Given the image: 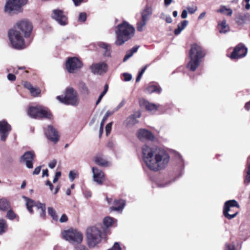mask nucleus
Listing matches in <instances>:
<instances>
[{
    "mask_svg": "<svg viewBox=\"0 0 250 250\" xmlns=\"http://www.w3.org/2000/svg\"><path fill=\"white\" fill-rule=\"evenodd\" d=\"M143 160L151 170L157 171L165 168L168 165L170 156L164 149L153 148L145 145L142 147Z\"/></svg>",
    "mask_w": 250,
    "mask_h": 250,
    "instance_id": "obj_1",
    "label": "nucleus"
},
{
    "mask_svg": "<svg viewBox=\"0 0 250 250\" xmlns=\"http://www.w3.org/2000/svg\"><path fill=\"white\" fill-rule=\"evenodd\" d=\"M82 62L77 57L68 58L65 62V68L70 73H74L83 66Z\"/></svg>",
    "mask_w": 250,
    "mask_h": 250,
    "instance_id": "obj_12",
    "label": "nucleus"
},
{
    "mask_svg": "<svg viewBox=\"0 0 250 250\" xmlns=\"http://www.w3.org/2000/svg\"><path fill=\"white\" fill-rule=\"evenodd\" d=\"M108 250H121V248L120 244L116 242L114 243L113 246Z\"/></svg>",
    "mask_w": 250,
    "mask_h": 250,
    "instance_id": "obj_47",
    "label": "nucleus"
},
{
    "mask_svg": "<svg viewBox=\"0 0 250 250\" xmlns=\"http://www.w3.org/2000/svg\"><path fill=\"white\" fill-rule=\"evenodd\" d=\"M86 236L87 243L90 247H94L101 241V231L97 227L87 228Z\"/></svg>",
    "mask_w": 250,
    "mask_h": 250,
    "instance_id": "obj_6",
    "label": "nucleus"
},
{
    "mask_svg": "<svg viewBox=\"0 0 250 250\" xmlns=\"http://www.w3.org/2000/svg\"><path fill=\"white\" fill-rule=\"evenodd\" d=\"M34 155L33 151H29L25 152L21 157V161L25 164L26 166L29 168L33 167L32 162Z\"/></svg>",
    "mask_w": 250,
    "mask_h": 250,
    "instance_id": "obj_21",
    "label": "nucleus"
},
{
    "mask_svg": "<svg viewBox=\"0 0 250 250\" xmlns=\"http://www.w3.org/2000/svg\"><path fill=\"white\" fill-rule=\"evenodd\" d=\"M6 211H7L6 214V217L8 219H9L10 220H13L14 219H16L17 217V215L13 211V210L11 206Z\"/></svg>",
    "mask_w": 250,
    "mask_h": 250,
    "instance_id": "obj_35",
    "label": "nucleus"
},
{
    "mask_svg": "<svg viewBox=\"0 0 250 250\" xmlns=\"http://www.w3.org/2000/svg\"><path fill=\"white\" fill-rule=\"evenodd\" d=\"M61 175V172L60 171L57 172L56 173L55 176L53 179V182L54 183L57 182V181L58 180V179L60 177Z\"/></svg>",
    "mask_w": 250,
    "mask_h": 250,
    "instance_id": "obj_52",
    "label": "nucleus"
},
{
    "mask_svg": "<svg viewBox=\"0 0 250 250\" xmlns=\"http://www.w3.org/2000/svg\"><path fill=\"white\" fill-rule=\"evenodd\" d=\"M187 11L186 10H183L181 14V18L182 19H186L187 17Z\"/></svg>",
    "mask_w": 250,
    "mask_h": 250,
    "instance_id": "obj_64",
    "label": "nucleus"
},
{
    "mask_svg": "<svg viewBox=\"0 0 250 250\" xmlns=\"http://www.w3.org/2000/svg\"><path fill=\"white\" fill-rule=\"evenodd\" d=\"M57 99L61 103L66 105L78 106L80 103L77 91L72 87H67L64 92V96H58Z\"/></svg>",
    "mask_w": 250,
    "mask_h": 250,
    "instance_id": "obj_4",
    "label": "nucleus"
},
{
    "mask_svg": "<svg viewBox=\"0 0 250 250\" xmlns=\"http://www.w3.org/2000/svg\"><path fill=\"white\" fill-rule=\"evenodd\" d=\"M114 206L110 208L111 211H122L125 204V200H116L114 201Z\"/></svg>",
    "mask_w": 250,
    "mask_h": 250,
    "instance_id": "obj_27",
    "label": "nucleus"
},
{
    "mask_svg": "<svg viewBox=\"0 0 250 250\" xmlns=\"http://www.w3.org/2000/svg\"><path fill=\"white\" fill-rule=\"evenodd\" d=\"M125 104V101L123 100L115 108V111H118L120 108L123 107Z\"/></svg>",
    "mask_w": 250,
    "mask_h": 250,
    "instance_id": "obj_63",
    "label": "nucleus"
},
{
    "mask_svg": "<svg viewBox=\"0 0 250 250\" xmlns=\"http://www.w3.org/2000/svg\"><path fill=\"white\" fill-rule=\"evenodd\" d=\"M218 26L220 27L219 29V32L220 33H226L229 30V27L227 24V21L225 20H224L220 23H218Z\"/></svg>",
    "mask_w": 250,
    "mask_h": 250,
    "instance_id": "obj_32",
    "label": "nucleus"
},
{
    "mask_svg": "<svg viewBox=\"0 0 250 250\" xmlns=\"http://www.w3.org/2000/svg\"><path fill=\"white\" fill-rule=\"evenodd\" d=\"M228 8L225 6H221L220 8L217 11V12L224 13L225 11H227Z\"/></svg>",
    "mask_w": 250,
    "mask_h": 250,
    "instance_id": "obj_58",
    "label": "nucleus"
},
{
    "mask_svg": "<svg viewBox=\"0 0 250 250\" xmlns=\"http://www.w3.org/2000/svg\"><path fill=\"white\" fill-rule=\"evenodd\" d=\"M8 226L4 219H0V234L4 233L7 229Z\"/></svg>",
    "mask_w": 250,
    "mask_h": 250,
    "instance_id": "obj_36",
    "label": "nucleus"
},
{
    "mask_svg": "<svg viewBox=\"0 0 250 250\" xmlns=\"http://www.w3.org/2000/svg\"><path fill=\"white\" fill-rule=\"evenodd\" d=\"M114 222V219L110 217H106L103 220V224L106 227L111 226Z\"/></svg>",
    "mask_w": 250,
    "mask_h": 250,
    "instance_id": "obj_38",
    "label": "nucleus"
},
{
    "mask_svg": "<svg viewBox=\"0 0 250 250\" xmlns=\"http://www.w3.org/2000/svg\"><path fill=\"white\" fill-rule=\"evenodd\" d=\"M7 79L9 81H14L16 80V76L14 74L10 73L7 75Z\"/></svg>",
    "mask_w": 250,
    "mask_h": 250,
    "instance_id": "obj_56",
    "label": "nucleus"
},
{
    "mask_svg": "<svg viewBox=\"0 0 250 250\" xmlns=\"http://www.w3.org/2000/svg\"><path fill=\"white\" fill-rule=\"evenodd\" d=\"M160 18L165 20L167 23L172 22V19L169 15L167 14L165 12H162Z\"/></svg>",
    "mask_w": 250,
    "mask_h": 250,
    "instance_id": "obj_39",
    "label": "nucleus"
},
{
    "mask_svg": "<svg viewBox=\"0 0 250 250\" xmlns=\"http://www.w3.org/2000/svg\"><path fill=\"white\" fill-rule=\"evenodd\" d=\"M63 239L72 244L81 243L83 239V234L78 230L70 229L62 232Z\"/></svg>",
    "mask_w": 250,
    "mask_h": 250,
    "instance_id": "obj_8",
    "label": "nucleus"
},
{
    "mask_svg": "<svg viewBox=\"0 0 250 250\" xmlns=\"http://www.w3.org/2000/svg\"><path fill=\"white\" fill-rule=\"evenodd\" d=\"M145 91L146 93L149 94L152 93L160 94L162 91V88L160 85L158 84L151 83L146 87Z\"/></svg>",
    "mask_w": 250,
    "mask_h": 250,
    "instance_id": "obj_25",
    "label": "nucleus"
},
{
    "mask_svg": "<svg viewBox=\"0 0 250 250\" xmlns=\"http://www.w3.org/2000/svg\"><path fill=\"white\" fill-rule=\"evenodd\" d=\"M138 49V46H134L130 50L127 51L123 59V62H126L129 58H130L133 54L136 52Z\"/></svg>",
    "mask_w": 250,
    "mask_h": 250,
    "instance_id": "obj_34",
    "label": "nucleus"
},
{
    "mask_svg": "<svg viewBox=\"0 0 250 250\" xmlns=\"http://www.w3.org/2000/svg\"><path fill=\"white\" fill-rule=\"evenodd\" d=\"M205 56V53L202 47L197 44L193 45L189 51L190 61L187 67L192 71H194L199 66L201 59Z\"/></svg>",
    "mask_w": 250,
    "mask_h": 250,
    "instance_id": "obj_3",
    "label": "nucleus"
},
{
    "mask_svg": "<svg viewBox=\"0 0 250 250\" xmlns=\"http://www.w3.org/2000/svg\"><path fill=\"white\" fill-rule=\"evenodd\" d=\"M244 182L247 184L250 183V163L248 162L246 168V175L245 176Z\"/></svg>",
    "mask_w": 250,
    "mask_h": 250,
    "instance_id": "obj_37",
    "label": "nucleus"
},
{
    "mask_svg": "<svg viewBox=\"0 0 250 250\" xmlns=\"http://www.w3.org/2000/svg\"><path fill=\"white\" fill-rule=\"evenodd\" d=\"M23 198H24L26 201V205L28 209V210L30 213H32L33 211L32 209V208L35 206L36 202L34 201L25 196H23Z\"/></svg>",
    "mask_w": 250,
    "mask_h": 250,
    "instance_id": "obj_33",
    "label": "nucleus"
},
{
    "mask_svg": "<svg viewBox=\"0 0 250 250\" xmlns=\"http://www.w3.org/2000/svg\"><path fill=\"white\" fill-rule=\"evenodd\" d=\"M48 213L50 215L52 219L55 221H57L58 219V215L56 214L55 210L52 207L48 208Z\"/></svg>",
    "mask_w": 250,
    "mask_h": 250,
    "instance_id": "obj_40",
    "label": "nucleus"
},
{
    "mask_svg": "<svg viewBox=\"0 0 250 250\" xmlns=\"http://www.w3.org/2000/svg\"><path fill=\"white\" fill-rule=\"evenodd\" d=\"M94 161L97 165L102 167H109L110 163L107 161L103 155H97L94 158Z\"/></svg>",
    "mask_w": 250,
    "mask_h": 250,
    "instance_id": "obj_26",
    "label": "nucleus"
},
{
    "mask_svg": "<svg viewBox=\"0 0 250 250\" xmlns=\"http://www.w3.org/2000/svg\"><path fill=\"white\" fill-rule=\"evenodd\" d=\"M187 9L190 14H193L197 10V7H187Z\"/></svg>",
    "mask_w": 250,
    "mask_h": 250,
    "instance_id": "obj_55",
    "label": "nucleus"
},
{
    "mask_svg": "<svg viewBox=\"0 0 250 250\" xmlns=\"http://www.w3.org/2000/svg\"><path fill=\"white\" fill-rule=\"evenodd\" d=\"M173 161H175V166L174 167V171L177 170L179 172L180 174H182V171L184 167V163L181 156L176 151L173 150Z\"/></svg>",
    "mask_w": 250,
    "mask_h": 250,
    "instance_id": "obj_15",
    "label": "nucleus"
},
{
    "mask_svg": "<svg viewBox=\"0 0 250 250\" xmlns=\"http://www.w3.org/2000/svg\"><path fill=\"white\" fill-rule=\"evenodd\" d=\"M146 21L142 19L140 21H139L137 24V29L138 31H142L144 30V28L145 26L146 23Z\"/></svg>",
    "mask_w": 250,
    "mask_h": 250,
    "instance_id": "obj_41",
    "label": "nucleus"
},
{
    "mask_svg": "<svg viewBox=\"0 0 250 250\" xmlns=\"http://www.w3.org/2000/svg\"><path fill=\"white\" fill-rule=\"evenodd\" d=\"M134 28L126 21L119 24L116 28L115 33L117 39L115 44L121 45L131 39L134 34Z\"/></svg>",
    "mask_w": 250,
    "mask_h": 250,
    "instance_id": "obj_2",
    "label": "nucleus"
},
{
    "mask_svg": "<svg viewBox=\"0 0 250 250\" xmlns=\"http://www.w3.org/2000/svg\"><path fill=\"white\" fill-rule=\"evenodd\" d=\"M152 14L151 8L148 7H146L142 12V19L148 21Z\"/></svg>",
    "mask_w": 250,
    "mask_h": 250,
    "instance_id": "obj_30",
    "label": "nucleus"
},
{
    "mask_svg": "<svg viewBox=\"0 0 250 250\" xmlns=\"http://www.w3.org/2000/svg\"><path fill=\"white\" fill-rule=\"evenodd\" d=\"M235 207L237 208H239V205L236 201L231 200L225 202L223 208V214L228 219H232L238 214L237 211L231 214L229 213V212H232V208Z\"/></svg>",
    "mask_w": 250,
    "mask_h": 250,
    "instance_id": "obj_10",
    "label": "nucleus"
},
{
    "mask_svg": "<svg viewBox=\"0 0 250 250\" xmlns=\"http://www.w3.org/2000/svg\"><path fill=\"white\" fill-rule=\"evenodd\" d=\"M115 109H114V110L112 111H109V110H108L105 115L104 116L105 118H106L107 119L108 118V117L109 116H111L112 115V114H114V113L115 112Z\"/></svg>",
    "mask_w": 250,
    "mask_h": 250,
    "instance_id": "obj_60",
    "label": "nucleus"
},
{
    "mask_svg": "<svg viewBox=\"0 0 250 250\" xmlns=\"http://www.w3.org/2000/svg\"><path fill=\"white\" fill-rule=\"evenodd\" d=\"M76 173L73 171H70L69 173V178L72 182L76 177Z\"/></svg>",
    "mask_w": 250,
    "mask_h": 250,
    "instance_id": "obj_49",
    "label": "nucleus"
},
{
    "mask_svg": "<svg viewBox=\"0 0 250 250\" xmlns=\"http://www.w3.org/2000/svg\"><path fill=\"white\" fill-rule=\"evenodd\" d=\"M75 250H88V249L83 245H80L76 247Z\"/></svg>",
    "mask_w": 250,
    "mask_h": 250,
    "instance_id": "obj_59",
    "label": "nucleus"
},
{
    "mask_svg": "<svg viewBox=\"0 0 250 250\" xmlns=\"http://www.w3.org/2000/svg\"><path fill=\"white\" fill-rule=\"evenodd\" d=\"M188 21L187 20L183 21L178 25L177 28L175 29L174 34L176 35H179L181 31L188 25Z\"/></svg>",
    "mask_w": 250,
    "mask_h": 250,
    "instance_id": "obj_31",
    "label": "nucleus"
},
{
    "mask_svg": "<svg viewBox=\"0 0 250 250\" xmlns=\"http://www.w3.org/2000/svg\"><path fill=\"white\" fill-rule=\"evenodd\" d=\"M23 85L24 87L28 89L29 91L33 87L32 85L30 83L27 82H24Z\"/></svg>",
    "mask_w": 250,
    "mask_h": 250,
    "instance_id": "obj_51",
    "label": "nucleus"
},
{
    "mask_svg": "<svg viewBox=\"0 0 250 250\" xmlns=\"http://www.w3.org/2000/svg\"><path fill=\"white\" fill-rule=\"evenodd\" d=\"M93 174V180L99 185L103 184L104 180V173L96 167L92 168Z\"/></svg>",
    "mask_w": 250,
    "mask_h": 250,
    "instance_id": "obj_19",
    "label": "nucleus"
},
{
    "mask_svg": "<svg viewBox=\"0 0 250 250\" xmlns=\"http://www.w3.org/2000/svg\"><path fill=\"white\" fill-rule=\"evenodd\" d=\"M45 209L46 208H44L43 209H41V212H40V216L42 218H44L45 217Z\"/></svg>",
    "mask_w": 250,
    "mask_h": 250,
    "instance_id": "obj_61",
    "label": "nucleus"
},
{
    "mask_svg": "<svg viewBox=\"0 0 250 250\" xmlns=\"http://www.w3.org/2000/svg\"><path fill=\"white\" fill-rule=\"evenodd\" d=\"M241 247L238 245L236 247L233 244L227 243L225 245V250H240Z\"/></svg>",
    "mask_w": 250,
    "mask_h": 250,
    "instance_id": "obj_42",
    "label": "nucleus"
},
{
    "mask_svg": "<svg viewBox=\"0 0 250 250\" xmlns=\"http://www.w3.org/2000/svg\"><path fill=\"white\" fill-rule=\"evenodd\" d=\"M45 134L48 140L56 143L59 139V135L58 131L53 126L49 125L44 131Z\"/></svg>",
    "mask_w": 250,
    "mask_h": 250,
    "instance_id": "obj_18",
    "label": "nucleus"
},
{
    "mask_svg": "<svg viewBox=\"0 0 250 250\" xmlns=\"http://www.w3.org/2000/svg\"><path fill=\"white\" fill-rule=\"evenodd\" d=\"M107 64L105 62L93 63L90 67L91 72L94 74L102 75L107 71Z\"/></svg>",
    "mask_w": 250,
    "mask_h": 250,
    "instance_id": "obj_14",
    "label": "nucleus"
},
{
    "mask_svg": "<svg viewBox=\"0 0 250 250\" xmlns=\"http://www.w3.org/2000/svg\"><path fill=\"white\" fill-rule=\"evenodd\" d=\"M98 45L102 49L103 54L104 57H111V47L110 44L104 42H100L98 43Z\"/></svg>",
    "mask_w": 250,
    "mask_h": 250,
    "instance_id": "obj_24",
    "label": "nucleus"
},
{
    "mask_svg": "<svg viewBox=\"0 0 250 250\" xmlns=\"http://www.w3.org/2000/svg\"><path fill=\"white\" fill-rule=\"evenodd\" d=\"M51 18L61 25L65 26L68 23V19L66 15L61 9H57L53 10Z\"/></svg>",
    "mask_w": 250,
    "mask_h": 250,
    "instance_id": "obj_13",
    "label": "nucleus"
},
{
    "mask_svg": "<svg viewBox=\"0 0 250 250\" xmlns=\"http://www.w3.org/2000/svg\"><path fill=\"white\" fill-rule=\"evenodd\" d=\"M11 130V125L5 120L0 121V137L2 141L6 140Z\"/></svg>",
    "mask_w": 250,
    "mask_h": 250,
    "instance_id": "obj_16",
    "label": "nucleus"
},
{
    "mask_svg": "<svg viewBox=\"0 0 250 250\" xmlns=\"http://www.w3.org/2000/svg\"><path fill=\"white\" fill-rule=\"evenodd\" d=\"M68 220V218H67V216H66V214H63L62 215L61 218L60 219V221L61 222V223H64V222H67Z\"/></svg>",
    "mask_w": 250,
    "mask_h": 250,
    "instance_id": "obj_53",
    "label": "nucleus"
},
{
    "mask_svg": "<svg viewBox=\"0 0 250 250\" xmlns=\"http://www.w3.org/2000/svg\"><path fill=\"white\" fill-rule=\"evenodd\" d=\"M123 76H124V81H126V82L129 81L130 80H131V79L132 78L131 75L130 74H128V73H124Z\"/></svg>",
    "mask_w": 250,
    "mask_h": 250,
    "instance_id": "obj_46",
    "label": "nucleus"
},
{
    "mask_svg": "<svg viewBox=\"0 0 250 250\" xmlns=\"http://www.w3.org/2000/svg\"><path fill=\"white\" fill-rule=\"evenodd\" d=\"M56 164H57L56 160H53L49 163L48 166L50 168H53L55 167Z\"/></svg>",
    "mask_w": 250,
    "mask_h": 250,
    "instance_id": "obj_54",
    "label": "nucleus"
},
{
    "mask_svg": "<svg viewBox=\"0 0 250 250\" xmlns=\"http://www.w3.org/2000/svg\"><path fill=\"white\" fill-rule=\"evenodd\" d=\"M28 114L30 117L34 119L47 118L50 119L52 117L50 111L47 108L41 105L29 107L28 109Z\"/></svg>",
    "mask_w": 250,
    "mask_h": 250,
    "instance_id": "obj_5",
    "label": "nucleus"
},
{
    "mask_svg": "<svg viewBox=\"0 0 250 250\" xmlns=\"http://www.w3.org/2000/svg\"><path fill=\"white\" fill-rule=\"evenodd\" d=\"M41 166H39L35 168V169H34L33 172V174L34 175H38L40 173V171H41Z\"/></svg>",
    "mask_w": 250,
    "mask_h": 250,
    "instance_id": "obj_57",
    "label": "nucleus"
},
{
    "mask_svg": "<svg viewBox=\"0 0 250 250\" xmlns=\"http://www.w3.org/2000/svg\"><path fill=\"white\" fill-rule=\"evenodd\" d=\"M141 104L144 105L146 110L150 111H156L158 110V105L149 102L147 101L144 100L141 102Z\"/></svg>",
    "mask_w": 250,
    "mask_h": 250,
    "instance_id": "obj_29",
    "label": "nucleus"
},
{
    "mask_svg": "<svg viewBox=\"0 0 250 250\" xmlns=\"http://www.w3.org/2000/svg\"><path fill=\"white\" fill-rule=\"evenodd\" d=\"M35 207H37L38 209H43L45 208V205L44 204H42L39 202L35 203V205L34 206Z\"/></svg>",
    "mask_w": 250,
    "mask_h": 250,
    "instance_id": "obj_50",
    "label": "nucleus"
},
{
    "mask_svg": "<svg viewBox=\"0 0 250 250\" xmlns=\"http://www.w3.org/2000/svg\"><path fill=\"white\" fill-rule=\"evenodd\" d=\"M30 92L32 96L34 97H37L39 95V94L41 93V90L38 87H33L32 89H31L30 90Z\"/></svg>",
    "mask_w": 250,
    "mask_h": 250,
    "instance_id": "obj_43",
    "label": "nucleus"
},
{
    "mask_svg": "<svg viewBox=\"0 0 250 250\" xmlns=\"http://www.w3.org/2000/svg\"><path fill=\"white\" fill-rule=\"evenodd\" d=\"M247 53V49L242 43L239 44L233 49L231 53L230 58L232 59L243 57Z\"/></svg>",
    "mask_w": 250,
    "mask_h": 250,
    "instance_id": "obj_17",
    "label": "nucleus"
},
{
    "mask_svg": "<svg viewBox=\"0 0 250 250\" xmlns=\"http://www.w3.org/2000/svg\"><path fill=\"white\" fill-rule=\"evenodd\" d=\"M250 19L249 13H238L236 16L235 21L238 25H243L246 23Z\"/></svg>",
    "mask_w": 250,
    "mask_h": 250,
    "instance_id": "obj_23",
    "label": "nucleus"
},
{
    "mask_svg": "<svg viewBox=\"0 0 250 250\" xmlns=\"http://www.w3.org/2000/svg\"><path fill=\"white\" fill-rule=\"evenodd\" d=\"M11 206L10 201L6 198H0V210L6 211Z\"/></svg>",
    "mask_w": 250,
    "mask_h": 250,
    "instance_id": "obj_28",
    "label": "nucleus"
},
{
    "mask_svg": "<svg viewBox=\"0 0 250 250\" xmlns=\"http://www.w3.org/2000/svg\"><path fill=\"white\" fill-rule=\"evenodd\" d=\"M8 37L13 47L17 49H22L25 47L24 39L19 31L13 28L8 32Z\"/></svg>",
    "mask_w": 250,
    "mask_h": 250,
    "instance_id": "obj_7",
    "label": "nucleus"
},
{
    "mask_svg": "<svg viewBox=\"0 0 250 250\" xmlns=\"http://www.w3.org/2000/svg\"><path fill=\"white\" fill-rule=\"evenodd\" d=\"M80 88L83 93L88 94L89 93V90L88 87L86 86L85 83H82L80 85Z\"/></svg>",
    "mask_w": 250,
    "mask_h": 250,
    "instance_id": "obj_44",
    "label": "nucleus"
},
{
    "mask_svg": "<svg viewBox=\"0 0 250 250\" xmlns=\"http://www.w3.org/2000/svg\"><path fill=\"white\" fill-rule=\"evenodd\" d=\"M137 137L141 141L150 140L154 139V136L149 131L145 129H140L137 132Z\"/></svg>",
    "mask_w": 250,
    "mask_h": 250,
    "instance_id": "obj_20",
    "label": "nucleus"
},
{
    "mask_svg": "<svg viewBox=\"0 0 250 250\" xmlns=\"http://www.w3.org/2000/svg\"><path fill=\"white\" fill-rule=\"evenodd\" d=\"M86 14L84 12H82L79 14L78 21L81 22H84L86 20Z\"/></svg>",
    "mask_w": 250,
    "mask_h": 250,
    "instance_id": "obj_45",
    "label": "nucleus"
},
{
    "mask_svg": "<svg viewBox=\"0 0 250 250\" xmlns=\"http://www.w3.org/2000/svg\"><path fill=\"white\" fill-rule=\"evenodd\" d=\"M141 116L140 113L138 112L137 115H131L128 117L124 123V125L126 128H129L133 127L134 125L138 123L137 118H140Z\"/></svg>",
    "mask_w": 250,
    "mask_h": 250,
    "instance_id": "obj_22",
    "label": "nucleus"
},
{
    "mask_svg": "<svg viewBox=\"0 0 250 250\" xmlns=\"http://www.w3.org/2000/svg\"><path fill=\"white\" fill-rule=\"evenodd\" d=\"M14 28L18 31H21L24 35V37L27 38L30 36L32 30V23L27 20L23 19L18 21L15 24Z\"/></svg>",
    "mask_w": 250,
    "mask_h": 250,
    "instance_id": "obj_9",
    "label": "nucleus"
},
{
    "mask_svg": "<svg viewBox=\"0 0 250 250\" xmlns=\"http://www.w3.org/2000/svg\"><path fill=\"white\" fill-rule=\"evenodd\" d=\"M27 0H6L4 10L10 14L14 11H19L21 8L26 4Z\"/></svg>",
    "mask_w": 250,
    "mask_h": 250,
    "instance_id": "obj_11",
    "label": "nucleus"
},
{
    "mask_svg": "<svg viewBox=\"0 0 250 250\" xmlns=\"http://www.w3.org/2000/svg\"><path fill=\"white\" fill-rule=\"evenodd\" d=\"M72 1H73L74 5L76 6H78L80 5L81 3L84 1V0H72Z\"/></svg>",
    "mask_w": 250,
    "mask_h": 250,
    "instance_id": "obj_62",
    "label": "nucleus"
},
{
    "mask_svg": "<svg viewBox=\"0 0 250 250\" xmlns=\"http://www.w3.org/2000/svg\"><path fill=\"white\" fill-rule=\"evenodd\" d=\"M112 125V122L108 123L105 126V131L106 135H107L111 131V127Z\"/></svg>",
    "mask_w": 250,
    "mask_h": 250,
    "instance_id": "obj_48",
    "label": "nucleus"
}]
</instances>
